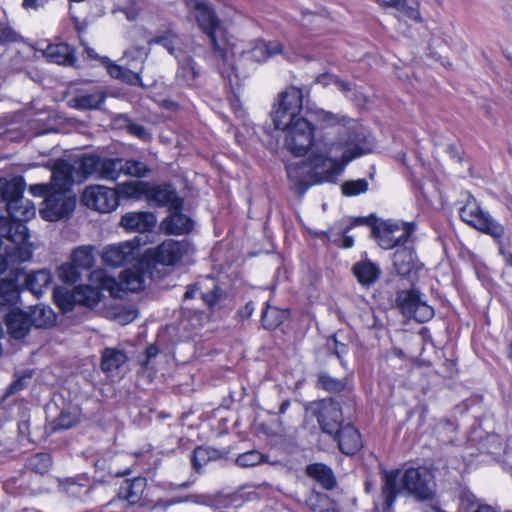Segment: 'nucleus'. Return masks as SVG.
Returning a JSON list of instances; mask_svg holds the SVG:
<instances>
[{"label":"nucleus","instance_id":"nucleus-60","mask_svg":"<svg viewBox=\"0 0 512 512\" xmlns=\"http://www.w3.org/2000/svg\"><path fill=\"white\" fill-rule=\"evenodd\" d=\"M47 2H48V0H23V6L26 9L31 8V9L37 10V9L43 7Z\"/></svg>","mask_w":512,"mask_h":512},{"label":"nucleus","instance_id":"nucleus-64","mask_svg":"<svg viewBox=\"0 0 512 512\" xmlns=\"http://www.w3.org/2000/svg\"><path fill=\"white\" fill-rule=\"evenodd\" d=\"M66 490L72 496H80L81 492L83 490V487L74 482H70V483H68Z\"/></svg>","mask_w":512,"mask_h":512},{"label":"nucleus","instance_id":"nucleus-19","mask_svg":"<svg viewBox=\"0 0 512 512\" xmlns=\"http://www.w3.org/2000/svg\"><path fill=\"white\" fill-rule=\"evenodd\" d=\"M51 180L56 191L66 192L73 183L79 182V175L74 164L59 159L54 164Z\"/></svg>","mask_w":512,"mask_h":512},{"label":"nucleus","instance_id":"nucleus-35","mask_svg":"<svg viewBox=\"0 0 512 512\" xmlns=\"http://www.w3.org/2000/svg\"><path fill=\"white\" fill-rule=\"evenodd\" d=\"M27 313L32 326L37 328L50 326L55 321V314L52 309L44 305L31 307Z\"/></svg>","mask_w":512,"mask_h":512},{"label":"nucleus","instance_id":"nucleus-61","mask_svg":"<svg viewBox=\"0 0 512 512\" xmlns=\"http://www.w3.org/2000/svg\"><path fill=\"white\" fill-rule=\"evenodd\" d=\"M30 191L34 195L45 196V197L50 193L48 186L44 185V184L33 185V186H31Z\"/></svg>","mask_w":512,"mask_h":512},{"label":"nucleus","instance_id":"nucleus-43","mask_svg":"<svg viewBox=\"0 0 512 512\" xmlns=\"http://www.w3.org/2000/svg\"><path fill=\"white\" fill-rule=\"evenodd\" d=\"M147 56L148 50L140 46H132L124 54V57L127 59V65L136 70H142Z\"/></svg>","mask_w":512,"mask_h":512},{"label":"nucleus","instance_id":"nucleus-4","mask_svg":"<svg viewBox=\"0 0 512 512\" xmlns=\"http://www.w3.org/2000/svg\"><path fill=\"white\" fill-rule=\"evenodd\" d=\"M186 5L190 8L199 25V28L207 35L214 54L223 62L221 74L232 82V74L238 78V66L234 63V52L228 47L225 41H218L217 36L222 34V28L219 18L217 17L212 6L204 1L186 0Z\"/></svg>","mask_w":512,"mask_h":512},{"label":"nucleus","instance_id":"nucleus-36","mask_svg":"<svg viewBox=\"0 0 512 512\" xmlns=\"http://www.w3.org/2000/svg\"><path fill=\"white\" fill-rule=\"evenodd\" d=\"M140 71L141 70H136L127 64L126 66L110 65L108 67V72L113 78L120 79L130 85L143 86Z\"/></svg>","mask_w":512,"mask_h":512},{"label":"nucleus","instance_id":"nucleus-13","mask_svg":"<svg viewBox=\"0 0 512 512\" xmlns=\"http://www.w3.org/2000/svg\"><path fill=\"white\" fill-rule=\"evenodd\" d=\"M76 206V199L63 191H53L44 200L40 210L42 217L48 221H57L70 215Z\"/></svg>","mask_w":512,"mask_h":512},{"label":"nucleus","instance_id":"nucleus-3","mask_svg":"<svg viewBox=\"0 0 512 512\" xmlns=\"http://www.w3.org/2000/svg\"><path fill=\"white\" fill-rule=\"evenodd\" d=\"M383 512H391L397 495L405 493L417 501L434 497L436 482L432 471L426 467L385 471L382 476Z\"/></svg>","mask_w":512,"mask_h":512},{"label":"nucleus","instance_id":"nucleus-44","mask_svg":"<svg viewBox=\"0 0 512 512\" xmlns=\"http://www.w3.org/2000/svg\"><path fill=\"white\" fill-rule=\"evenodd\" d=\"M51 456L47 453H38L31 456L27 461V468L32 472L43 475L51 466Z\"/></svg>","mask_w":512,"mask_h":512},{"label":"nucleus","instance_id":"nucleus-59","mask_svg":"<svg viewBox=\"0 0 512 512\" xmlns=\"http://www.w3.org/2000/svg\"><path fill=\"white\" fill-rule=\"evenodd\" d=\"M158 354V348L155 345H150L145 350V360H141L140 363L143 367H147L149 360Z\"/></svg>","mask_w":512,"mask_h":512},{"label":"nucleus","instance_id":"nucleus-34","mask_svg":"<svg viewBox=\"0 0 512 512\" xmlns=\"http://www.w3.org/2000/svg\"><path fill=\"white\" fill-rule=\"evenodd\" d=\"M148 183L144 181H127L118 184L115 191L118 194V200L124 199H146Z\"/></svg>","mask_w":512,"mask_h":512},{"label":"nucleus","instance_id":"nucleus-48","mask_svg":"<svg viewBox=\"0 0 512 512\" xmlns=\"http://www.w3.org/2000/svg\"><path fill=\"white\" fill-rule=\"evenodd\" d=\"M341 188L345 196H357L368 190V182L365 179L346 181Z\"/></svg>","mask_w":512,"mask_h":512},{"label":"nucleus","instance_id":"nucleus-39","mask_svg":"<svg viewBox=\"0 0 512 512\" xmlns=\"http://www.w3.org/2000/svg\"><path fill=\"white\" fill-rule=\"evenodd\" d=\"M306 505L313 512H329L333 510V502L327 494L312 491L306 499Z\"/></svg>","mask_w":512,"mask_h":512},{"label":"nucleus","instance_id":"nucleus-16","mask_svg":"<svg viewBox=\"0 0 512 512\" xmlns=\"http://www.w3.org/2000/svg\"><path fill=\"white\" fill-rule=\"evenodd\" d=\"M146 200L150 205L166 206L171 209H182L183 200L177 195L172 185L152 186L148 183Z\"/></svg>","mask_w":512,"mask_h":512},{"label":"nucleus","instance_id":"nucleus-41","mask_svg":"<svg viewBox=\"0 0 512 512\" xmlns=\"http://www.w3.org/2000/svg\"><path fill=\"white\" fill-rule=\"evenodd\" d=\"M95 261L92 246H81L74 250L72 262L80 269L89 270Z\"/></svg>","mask_w":512,"mask_h":512},{"label":"nucleus","instance_id":"nucleus-40","mask_svg":"<svg viewBox=\"0 0 512 512\" xmlns=\"http://www.w3.org/2000/svg\"><path fill=\"white\" fill-rule=\"evenodd\" d=\"M389 6L394 7L403 16L416 22H421L418 0H393V3Z\"/></svg>","mask_w":512,"mask_h":512},{"label":"nucleus","instance_id":"nucleus-51","mask_svg":"<svg viewBox=\"0 0 512 512\" xmlns=\"http://www.w3.org/2000/svg\"><path fill=\"white\" fill-rule=\"evenodd\" d=\"M17 39V34L7 24L6 11L0 8V44L14 42Z\"/></svg>","mask_w":512,"mask_h":512},{"label":"nucleus","instance_id":"nucleus-20","mask_svg":"<svg viewBox=\"0 0 512 512\" xmlns=\"http://www.w3.org/2000/svg\"><path fill=\"white\" fill-rule=\"evenodd\" d=\"M16 280L20 285L25 286L27 290L39 297L43 293L44 289L48 288L51 284L52 275L46 269L32 271L29 273L18 270Z\"/></svg>","mask_w":512,"mask_h":512},{"label":"nucleus","instance_id":"nucleus-21","mask_svg":"<svg viewBox=\"0 0 512 512\" xmlns=\"http://www.w3.org/2000/svg\"><path fill=\"white\" fill-rule=\"evenodd\" d=\"M343 454L354 455L362 447L359 431L351 424H345L331 434Z\"/></svg>","mask_w":512,"mask_h":512},{"label":"nucleus","instance_id":"nucleus-55","mask_svg":"<svg viewBox=\"0 0 512 512\" xmlns=\"http://www.w3.org/2000/svg\"><path fill=\"white\" fill-rule=\"evenodd\" d=\"M126 128L130 134L143 141H147L151 137L150 133L143 125L135 123L131 120L127 121Z\"/></svg>","mask_w":512,"mask_h":512},{"label":"nucleus","instance_id":"nucleus-10","mask_svg":"<svg viewBox=\"0 0 512 512\" xmlns=\"http://www.w3.org/2000/svg\"><path fill=\"white\" fill-rule=\"evenodd\" d=\"M74 165L79 175V182L87 178L112 181L115 172L113 158H103L94 154L81 157Z\"/></svg>","mask_w":512,"mask_h":512},{"label":"nucleus","instance_id":"nucleus-45","mask_svg":"<svg viewBox=\"0 0 512 512\" xmlns=\"http://www.w3.org/2000/svg\"><path fill=\"white\" fill-rule=\"evenodd\" d=\"M318 386L328 392H340L345 388V382L322 372L318 375Z\"/></svg>","mask_w":512,"mask_h":512},{"label":"nucleus","instance_id":"nucleus-31","mask_svg":"<svg viewBox=\"0 0 512 512\" xmlns=\"http://www.w3.org/2000/svg\"><path fill=\"white\" fill-rule=\"evenodd\" d=\"M128 360L123 350L107 347L102 352L101 368L105 373H112L121 368Z\"/></svg>","mask_w":512,"mask_h":512},{"label":"nucleus","instance_id":"nucleus-9","mask_svg":"<svg viewBox=\"0 0 512 512\" xmlns=\"http://www.w3.org/2000/svg\"><path fill=\"white\" fill-rule=\"evenodd\" d=\"M461 219L479 231L490 234L493 237H501L504 228L496 222L488 213L484 212L475 199H469L460 209Z\"/></svg>","mask_w":512,"mask_h":512},{"label":"nucleus","instance_id":"nucleus-24","mask_svg":"<svg viewBox=\"0 0 512 512\" xmlns=\"http://www.w3.org/2000/svg\"><path fill=\"white\" fill-rule=\"evenodd\" d=\"M113 163L115 164V172L113 173L112 181H116L121 175L143 178L150 172L148 166L138 160L113 158Z\"/></svg>","mask_w":512,"mask_h":512},{"label":"nucleus","instance_id":"nucleus-15","mask_svg":"<svg viewBox=\"0 0 512 512\" xmlns=\"http://www.w3.org/2000/svg\"><path fill=\"white\" fill-rule=\"evenodd\" d=\"M189 248L190 244L186 240L176 241L169 239L153 250L152 257L157 263L171 266L179 262L188 253Z\"/></svg>","mask_w":512,"mask_h":512},{"label":"nucleus","instance_id":"nucleus-26","mask_svg":"<svg viewBox=\"0 0 512 512\" xmlns=\"http://www.w3.org/2000/svg\"><path fill=\"white\" fill-rule=\"evenodd\" d=\"M306 475L317 482L323 489L332 490L336 486L333 470L323 463H312L305 469Z\"/></svg>","mask_w":512,"mask_h":512},{"label":"nucleus","instance_id":"nucleus-58","mask_svg":"<svg viewBox=\"0 0 512 512\" xmlns=\"http://www.w3.org/2000/svg\"><path fill=\"white\" fill-rule=\"evenodd\" d=\"M141 1L142 0H132L131 6L124 11L129 21H133L137 18L142 9Z\"/></svg>","mask_w":512,"mask_h":512},{"label":"nucleus","instance_id":"nucleus-37","mask_svg":"<svg viewBox=\"0 0 512 512\" xmlns=\"http://www.w3.org/2000/svg\"><path fill=\"white\" fill-rule=\"evenodd\" d=\"M20 283L15 279H0V306L14 304L19 298Z\"/></svg>","mask_w":512,"mask_h":512},{"label":"nucleus","instance_id":"nucleus-49","mask_svg":"<svg viewBox=\"0 0 512 512\" xmlns=\"http://www.w3.org/2000/svg\"><path fill=\"white\" fill-rule=\"evenodd\" d=\"M264 461V456L256 450L247 451L238 455L236 464L243 468L256 466Z\"/></svg>","mask_w":512,"mask_h":512},{"label":"nucleus","instance_id":"nucleus-22","mask_svg":"<svg viewBox=\"0 0 512 512\" xmlns=\"http://www.w3.org/2000/svg\"><path fill=\"white\" fill-rule=\"evenodd\" d=\"M122 227L133 232H148L156 225V218L149 212H130L122 216Z\"/></svg>","mask_w":512,"mask_h":512},{"label":"nucleus","instance_id":"nucleus-27","mask_svg":"<svg viewBox=\"0 0 512 512\" xmlns=\"http://www.w3.org/2000/svg\"><path fill=\"white\" fill-rule=\"evenodd\" d=\"M7 326L13 338L22 339L29 333L32 324L26 311L12 310L7 315Z\"/></svg>","mask_w":512,"mask_h":512},{"label":"nucleus","instance_id":"nucleus-8","mask_svg":"<svg viewBox=\"0 0 512 512\" xmlns=\"http://www.w3.org/2000/svg\"><path fill=\"white\" fill-rule=\"evenodd\" d=\"M396 303L405 317L419 323L427 322L434 316V309L427 304L422 294L416 289L399 291Z\"/></svg>","mask_w":512,"mask_h":512},{"label":"nucleus","instance_id":"nucleus-50","mask_svg":"<svg viewBox=\"0 0 512 512\" xmlns=\"http://www.w3.org/2000/svg\"><path fill=\"white\" fill-rule=\"evenodd\" d=\"M14 381L9 385L7 389V394H15L21 390H23L25 387H27L28 382L30 381L32 377V371L25 370L21 372H16L14 374Z\"/></svg>","mask_w":512,"mask_h":512},{"label":"nucleus","instance_id":"nucleus-54","mask_svg":"<svg viewBox=\"0 0 512 512\" xmlns=\"http://www.w3.org/2000/svg\"><path fill=\"white\" fill-rule=\"evenodd\" d=\"M194 502L206 506L213 507L214 509H219L223 506V503L226 501L221 496H214V495H207V494H201V495H195L194 496Z\"/></svg>","mask_w":512,"mask_h":512},{"label":"nucleus","instance_id":"nucleus-2","mask_svg":"<svg viewBox=\"0 0 512 512\" xmlns=\"http://www.w3.org/2000/svg\"><path fill=\"white\" fill-rule=\"evenodd\" d=\"M25 183L22 178L10 181L0 179V202L7 203L9 217H0V236L9 240L11 247L3 257L5 269L28 262L33 256L26 222L36 214L34 204L23 198Z\"/></svg>","mask_w":512,"mask_h":512},{"label":"nucleus","instance_id":"nucleus-38","mask_svg":"<svg viewBox=\"0 0 512 512\" xmlns=\"http://www.w3.org/2000/svg\"><path fill=\"white\" fill-rule=\"evenodd\" d=\"M105 96L101 92L83 94L74 97L71 102L72 106L79 110L97 109L103 102Z\"/></svg>","mask_w":512,"mask_h":512},{"label":"nucleus","instance_id":"nucleus-62","mask_svg":"<svg viewBox=\"0 0 512 512\" xmlns=\"http://www.w3.org/2000/svg\"><path fill=\"white\" fill-rule=\"evenodd\" d=\"M137 317V312L135 310H129L125 312L124 314H120L118 316V319L123 324L132 322Z\"/></svg>","mask_w":512,"mask_h":512},{"label":"nucleus","instance_id":"nucleus-5","mask_svg":"<svg viewBox=\"0 0 512 512\" xmlns=\"http://www.w3.org/2000/svg\"><path fill=\"white\" fill-rule=\"evenodd\" d=\"M199 297L210 312L219 311L231 302L228 291L214 278H205L187 286L184 300Z\"/></svg>","mask_w":512,"mask_h":512},{"label":"nucleus","instance_id":"nucleus-33","mask_svg":"<svg viewBox=\"0 0 512 512\" xmlns=\"http://www.w3.org/2000/svg\"><path fill=\"white\" fill-rule=\"evenodd\" d=\"M80 421V411L78 407H68L63 409L58 417L49 424L51 432L66 430L74 427Z\"/></svg>","mask_w":512,"mask_h":512},{"label":"nucleus","instance_id":"nucleus-47","mask_svg":"<svg viewBox=\"0 0 512 512\" xmlns=\"http://www.w3.org/2000/svg\"><path fill=\"white\" fill-rule=\"evenodd\" d=\"M261 321L265 328L273 329L281 324L282 315L277 308L267 304L266 309L262 313Z\"/></svg>","mask_w":512,"mask_h":512},{"label":"nucleus","instance_id":"nucleus-42","mask_svg":"<svg viewBox=\"0 0 512 512\" xmlns=\"http://www.w3.org/2000/svg\"><path fill=\"white\" fill-rule=\"evenodd\" d=\"M217 453V450L209 447H196L191 457L192 466L195 470L199 471L209 461L215 459L217 457Z\"/></svg>","mask_w":512,"mask_h":512},{"label":"nucleus","instance_id":"nucleus-52","mask_svg":"<svg viewBox=\"0 0 512 512\" xmlns=\"http://www.w3.org/2000/svg\"><path fill=\"white\" fill-rule=\"evenodd\" d=\"M80 268L73 262L63 264L59 269V277L66 283H75L80 279Z\"/></svg>","mask_w":512,"mask_h":512},{"label":"nucleus","instance_id":"nucleus-30","mask_svg":"<svg viewBox=\"0 0 512 512\" xmlns=\"http://www.w3.org/2000/svg\"><path fill=\"white\" fill-rule=\"evenodd\" d=\"M165 229L170 234H185L192 230L193 223L189 217L181 213V209H171L170 215L164 220Z\"/></svg>","mask_w":512,"mask_h":512},{"label":"nucleus","instance_id":"nucleus-6","mask_svg":"<svg viewBox=\"0 0 512 512\" xmlns=\"http://www.w3.org/2000/svg\"><path fill=\"white\" fill-rule=\"evenodd\" d=\"M90 279L97 283V287L90 285H78L74 287L71 292V298L75 304L86 307H94L98 305L101 299L100 290H108L112 295H116L115 286L117 281L109 277L102 270L93 271L90 273Z\"/></svg>","mask_w":512,"mask_h":512},{"label":"nucleus","instance_id":"nucleus-14","mask_svg":"<svg viewBox=\"0 0 512 512\" xmlns=\"http://www.w3.org/2000/svg\"><path fill=\"white\" fill-rule=\"evenodd\" d=\"M139 240L135 238L133 241H125L112 244L105 248L103 253V261L110 266L120 267L133 261L139 254Z\"/></svg>","mask_w":512,"mask_h":512},{"label":"nucleus","instance_id":"nucleus-56","mask_svg":"<svg viewBox=\"0 0 512 512\" xmlns=\"http://www.w3.org/2000/svg\"><path fill=\"white\" fill-rule=\"evenodd\" d=\"M332 342H333L334 353L337 356V358L340 360L341 365L344 366L345 362L343 361V356H345L348 353L349 347L346 343L341 342L338 339L337 335H334L332 337Z\"/></svg>","mask_w":512,"mask_h":512},{"label":"nucleus","instance_id":"nucleus-57","mask_svg":"<svg viewBox=\"0 0 512 512\" xmlns=\"http://www.w3.org/2000/svg\"><path fill=\"white\" fill-rule=\"evenodd\" d=\"M327 78L331 79L333 81V85H335L342 93H344L346 95L353 90L352 83L342 81V80L338 79L337 77L330 75V74L322 75L319 78V80L321 81L322 79H327Z\"/></svg>","mask_w":512,"mask_h":512},{"label":"nucleus","instance_id":"nucleus-25","mask_svg":"<svg viewBox=\"0 0 512 512\" xmlns=\"http://www.w3.org/2000/svg\"><path fill=\"white\" fill-rule=\"evenodd\" d=\"M146 485V479L142 477L126 480L118 490V497L127 501L130 505L139 504L143 499Z\"/></svg>","mask_w":512,"mask_h":512},{"label":"nucleus","instance_id":"nucleus-63","mask_svg":"<svg viewBox=\"0 0 512 512\" xmlns=\"http://www.w3.org/2000/svg\"><path fill=\"white\" fill-rule=\"evenodd\" d=\"M254 309V303L250 301L239 311V314L242 318H249L253 314Z\"/></svg>","mask_w":512,"mask_h":512},{"label":"nucleus","instance_id":"nucleus-17","mask_svg":"<svg viewBox=\"0 0 512 512\" xmlns=\"http://www.w3.org/2000/svg\"><path fill=\"white\" fill-rule=\"evenodd\" d=\"M277 54H283L287 59H290L280 42L257 40L250 50L241 52L238 62L242 63L246 60L263 62Z\"/></svg>","mask_w":512,"mask_h":512},{"label":"nucleus","instance_id":"nucleus-11","mask_svg":"<svg viewBox=\"0 0 512 512\" xmlns=\"http://www.w3.org/2000/svg\"><path fill=\"white\" fill-rule=\"evenodd\" d=\"M311 410L324 433L333 434L343 426L342 409L339 402L334 399L327 398L315 402Z\"/></svg>","mask_w":512,"mask_h":512},{"label":"nucleus","instance_id":"nucleus-1","mask_svg":"<svg viewBox=\"0 0 512 512\" xmlns=\"http://www.w3.org/2000/svg\"><path fill=\"white\" fill-rule=\"evenodd\" d=\"M302 89L289 86L278 96L271 113L276 129L285 133V147L294 155L311 150L307 160L289 163L287 177L293 189L303 194L310 186L334 181L353 159L371 152L357 123L340 120L330 112H317L322 125L314 131L311 123L299 114L302 110Z\"/></svg>","mask_w":512,"mask_h":512},{"label":"nucleus","instance_id":"nucleus-29","mask_svg":"<svg viewBox=\"0 0 512 512\" xmlns=\"http://www.w3.org/2000/svg\"><path fill=\"white\" fill-rule=\"evenodd\" d=\"M43 53L50 62L60 65L70 66L76 61L73 48L66 43L49 44Z\"/></svg>","mask_w":512,"mask_h":512},{"label":"nucleus","instance_id":"nucleus-23","mask_svg":"<svg viewBox=\"0 0 512 512\" xmlns=\"http://www.w3.org/2000/svg\"><path fill=\"white\" fill-rule=\"evenodd\" d=\"M200 76L196 62L190 56H183L178 59V69L175 75V81L179 86L192 87L196 84Z\"/></svg>","mask_w":512,"mask_h":512},{"label":"nucleus","instance_id":"nucleus-18","mask_svg":"<svg viewBox=\"0 0 512 512\" xmlns=\"http://www.w3.org/2000/svg\"><path fill=\"white\" fill-rule=\"evenodd\" d=\"M149 264L146 262L138 263L134 268L126 269L121 272L120 282L115 286V296H118L117 290L137 292L144 288L147 269Z\"/></svg>","mask_w":512,"mask_h":512},{"label":"nucleus","instance_id":"nucleus-7","mask_svg":"<svg viewBox=\"0 0 512 512\" xmlns=\"http://www.w3.org/2000/svg\"><path fill=\"white\" fill-rule=\"evenodd\" d=\"M415 230L413 223L386 220L372 228V235L383 249L404 245Z\"/></svg>","mask_w":512,"mask_h":512},{"label":"nucleus","instance_id":"nucleus-46","mask_svg":"<svg viewBox=\"0 0 512 512\" xmlns=\"http://www.w3.org/2000/svg\"><path fill=\"white\" fill-rule=\"evenodd\" d=\"M177 36L172 31H166L160 34L155 35L153 38L148 39L147 43L149 45L159 44L168 50L170 54H174L175 52V42Z\"/></svg>","mask_w":512,"mask_h":512},{"label":"nucleus","instance_id":"nucleus-32","mask_svg":"<svg viewBox=\"0 0 512 512\" xmlns=\"http://www.w3.org/2000/svg\"><path fill=\"white\" fill-rule=\"evenodd\" d=\"M393 266L398 275L407 276L415 268L414 251L403 247L393 254Z\"/></svg>","mask_w":512,"mask_h":512},{"label":"nucleus","instance_id":"nucleus-28","mask_svg":"<svg viewBox=\"0 0 512 512\" xmlns=\"http://www.w3.org/2000/svg\"><path fill=\"white\" fill-rule=\"evenodd\" d=\"M352 272L361 285L370 286L380 277L381 269L370 260H361L353 265Z\"/></svg>","mask_w":512,"mask_h":512},{"label":"nucleus","instance_id":"nucleus-12","mask_svg":"<svg viewBox=\"0 0 512 512\" xmlns=\"http://www.w3.org/2000/svg\"><path fill=\"white\" fill-rule=\"evenodd\" d=\"M82 202L88 208L100 213H110L119 205L115 189L102 185L86 187L82 195Z\"/></svg>","mask_w":512,"mask_h":512},{"label":"nucleus","instance_id":"nucleus-53","mask_svg":"<svg viewBox=\"0 0 512 512\" xmlns=\"http://www.w3.org/2000/svg\"><path fill=\"white\" fill-rule=\"evenodd\" d=\"M54 300L56 304L65 311H70L73 306L75 305V302L71 298V292L63 291L60 289H56L54 291Z\"/></svg>","mask_w":512,"mask_h":512}]
</instances>
